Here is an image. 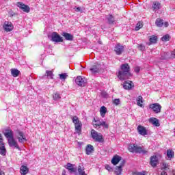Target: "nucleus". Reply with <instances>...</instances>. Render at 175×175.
Masks as SVG:
<instances>
[{"mask_svg": "<svg viewBox=\"0 0 175 175\" xmlns=\"http://www.w3.org/2000/svg\"><path fill=\"white\" fill-rule=\"evenodd\" d=\"M117 77L120 80H128L129 77H132L131 66H129L128 63L123 64L120 66V70L118 72Z\"/></svg>", "mask_w": 175, "mask_h": 175, "instance_id": "f257e3e1", "label": "nucleus"}, {"mask_svg": "<svg viewBox=\"0 0 175 175\" xmlns=\"http://www.w3.org/2000/svg\"><path fill=\"white\" fill-rule=\"evenodd\" d=\"M72 121L75 125L76 133L78 135L81 134V129L83 128V123L79 120V117L75 116L72 118Z\"/></svg>", "mask_w": 175, "mask_h": 175, "instance_id": "f03ea898", "label": "nucleus"}, {"mask_svg": "<svg viewBox=\"0 0 175 175\" xmlns=\"http://www.w3.org/2000/svg\"><path fill=\"white\" fill-rule=\"evenodd\" d=\"M130 152H135V154H147L148 151L142 147L137 146L136 144L130 145L129 146Z\"/></svg>", "mask_w": 175, "mask_h": 175, "instance_id": "7ed1b4c3", "label": "nucleus"}, {"mask_svg": "<svg viewBox=\"0 0 175 175\" xmlns=\"http://www.w3.org/2000/svg\"><path fill=\"white\" fill-rule=\"evenodd\" d=\"M91 136L93 140L98 142V143H103V142H105L103 135L94 129L91 131Z\"/></svg>", "mask_w": 175, "mask_h": 175, "instance_id": "20e7f679", "label": "nucleus"}, {"mask_svg": "<svg viewBox=\"0 0 175 175\" xmlns=\"http://www.w3.org/2000/svg\"><path fill=\"white\" fill-rule=\"evenodd\" d=\"M51 40L52 42H55L56 43H62V42H64V39L62 38V37L55 31L51 33Z\"/></svg>", "mask_w": 175, "mask_h": 175, "instance_id": "39448f33", "label": "nucleus"}, {"mask_svg": "<svg viewBox=\"0 0 175 175\" xmlns=\"http://www.w3.org/2000/svg\"><path fill=\"white\" fill-rule=\"evenodd\" d=\"M75 83L79 87H84L87 83V79L85 77H83L81 76L77 77L75 79Z\"/></svg>", "mask_w": 175, "mask_h": 175, "instance_id": "423d86ee", "label": "nucleus"}, {"mask_svg": "<svg viewBox=\"0 0 175 175\" xmlns=\"http://www.w3.org/2000/svg\"><path fill=\"white\" fill-rule=\"evenodd\" d=\"M125 160H122L120 161V163L118 166L115 167L114 173L116 175H122V167L125 166Z\"/></svg>", "mask_w": 175, "mask_h": 175, "instance_id": "0eeeda50", "label": "nucleus"}, {"mask_svg": "<svg viewBox=\"0 0 175 175\" xmlns=\"http://www.w3.org/2000/svg\"><path fill=\"white\" fill-rule=\"evenodd\" d=\"M150 109H152V111L158 114V113H161V110H162V106L159 105V103H153L149 105Z\"/></svg>", "mask_w": 175, "mask_h": 175, "instance_id": "6e6552de", "label": "nucleus"}, {"mask_svg": "<svg viewBox=\"0 0 175 175\" xmlns=\"http://www.w3.org/2000/svg\"><path fill=\"white\" fill-rule=\"evenodd\" d=\"M114 51L116 55H121L122 53L124 51V46L121 45V44L118 43L114 48Z\"/></svg>", "mask_w": 175, "mask_h": 175, "instance_id": "1a4fd4ad", "label": "nucleus"}, {"mask_svg": "<svg viewBox=\"0 0 175 175\" xmlns=\"http://www.w3.org/2000/svg\"><path fill=\"white\" fill-rule=\"evenodd\" d=\"M16 6L19 8V9H21V10H23L25 13H29V10H31V8H29V6L21 2H17Z\"/></svg>", "mask_w": 175, "mask_h": 175, "instance_id": "9d476101", "label": "nucleus"}, {"mask_svg": "<svg viewBox=\"0 0 175 175\" xmlns=\"http://www.w3.org/2000/svg\"><path fill=\"white\" fill-rule=\"evenodd\" d=\"M8 145L10 147H14L19 151H21V148H20L18 144L17 143L16 139H14V138L8 139Z\"/></svg>", "mask_w": 175, "mask_h": 175, "instance_id": "9b49d317", "label": "nucleus"}, {"mask_svg": "<svg viewBox=\"0 0 175 175\" xmlns=\"http://www.w3.org/2000/svg\"><path fill=\"white\" fill-rule=\"evenodd\" d=\"M150 165L152 167H157L158 163H159V160L158 159V157L154 155L150 157Z\"/></svg>", "mask_w": 175, "mask_h": 175, "instance_id": "f8f14e48", "label": "nucleus"}, {"mask_svg": "<svg viewBox=\"0 0 175 175\" xmlns=\"http://www.w3.org/2000/svg\"><path fill=\"white\" fill-rule=\"evenodd\" d=\"M135 87V84L132 81H125L123 83V88L127 90L128 91L131 90V88Z\"/></svg>", "mask_w": 175, "mask_h": 175, "instance_id": "ddd939ff", "label": "nucleus"}, {"mask_svg": "<svg viewBox=\"0 0 175 175\" xmlns=\"http://www.w3.org/2000/svg\"><path fill=\"white\" fill-rule=\"evenodd\" d=\"M16 133L18 135L17 139L20 143H24L25 142H27V138L25 137V135L23 131L17 130Z\"/></svg>", "mask_w": 175, "mask_h": 175, "instance_id": "4468645a", "label": "nucleus"}, {"mask_svg": "<svg viewBox=\"0 0 175 175\" xmlns=\"http://www.w3.org/2000/svg\"><path fill=\"white\" fill-rule=\"evenodd\" d=\"M13 24L12 22L5 21L3 24V29L6 32H10L13 31Z\"/></svg>", "mask_w": 175, "mask_h": 175, "instance_id": "2eb2a0df", "label": "nucleus"}, {"mask_svg": "<svg viewBox=\"0 0 175 175\" xmlns=\"http://www.w3.org/2000/svg\"><path fill=\"white\" fill-rule=\"evenodd\" d=\"M137 131L139 135H141L142 136H146V135H147V129H146V127H144L142 125H139L137 126Z\"/></svg>", "mask_w": 175, "mask_h": 175, "instance_id": "dca6fc26", "label": "nucleus"}, {"mask_svg": "<svg viewBox=\"0 0 175 175\" xmlns=\"http://www.w3.org/2000/svg\"><path fill=\"white\" fill-rule=\"evenodd\" d=\"M122 159V157L118 156V154H116L115 156L113 157L111 162L112 165H113L114 166H116V165H118V163L121 161Z\"/></svg>", "mask_w": 175, "mask_h": 175, "instance_id": "f3484780", "label": "nucleus"}, {"mask_svg": "<svg viewBox=\"0 0 175 175\" xmlns=\"http://www.w3.org/2000/svg\"><path fill=\"white\" fill-rule=\"evenodd\" d=\"M64 167H66V169H68V172H70V173H76L77 169L76 167H75V165L70 163H68L66 164V166H64Z\"/></svg>", "mask_w": 175, "mask_h": 175, "instance_id": "a211bd4d", "label": "nucleus"}, {"mask_svg": "<svg viewBox=\"0 0 175 175\" xmlns=\"http://www.w3.org/2000/svg\"><path fill=\"white\" fill-rule=\"evenodd\" d=\"M94 126L95 128H97V129H99L100 126H103V128H105V129H109V124H107L105 121L100 122L99 124L94 123Z\"/></svg>", "mask_w": 175, "mask_h": 175, "instance_id": "6ab92c4d", "label": "nucleus"}, {"mask_svg": "<svg viewBox=\"0 0 175 175\" xmlns=\"http://www.w3.org/2000/svg\"><path fill=\"white\" fill-rule=\"evenodd\" d=\"M90 71L92 73H99L100 71V65L99 64H96L90 68Z\"/></svg>", "mask_w": 175, "mask_h": 175, "instance_id": "aec40b11", "label": "nucleus"}, {"mask_svg": "<svg viewBox=\"0 0 175 175\" xmlns=\"http://www.w3.org/2000/svg\"><path fill=\"white\" fill-rule=\"evenodd\" d=\"M149 122L154 125V126H160L159 120L157 118H150L149 119Z\"/></svg>", "mask_w": 175, "mask_h": 175, "instance_id": "412c9836", "label": "nucleus"}, {"mask_svg": "<svg viewBox=\"0 0 175 175\" xmlns=\"http://www.w3.org/2000/svg\"><path fill=\"white\" fill-rule=\"evenodd\" d=\"M29 172V168H28V167L25 165L21 166L20 173L21 175L28 174Z\"/></svg>", "mask_w": 175, "mask_h": 175, "instance_id": "4be33fe9", "label": "nucleus"}, {"mask_svg": "<svg viewBox=\"0 0 175 175\" xmlns=\"http://www.w3.org/2000/svg\"><path fill=\"white\" fill-rule=\"evenodd\" d=\"M157 40H158V37L157 36L153 35L150 36V38H149L150 42H148L147 44L148 46H151V44H154L157 43Z\"/></svg>", "mask_w": 175, "mask_h": 175, "instance_id": "5701e85b", "label": "nucleus"}, {"mask_svg": "<svg viewBox=\"0 0 175 175\" xmlns=\"http://www.w3.org/2000/svg\"><path fill=\"white\" fill-rule=\"evenodd\" d=\"M4 136H5L7 137V139H14V137H13V131H12V129L5 130Z\"/></svg>", "mask_w": 175, "mask_h": 175, "instance_id": "b1692460", "label": "nucleus"}, {"mask_svg": "<svg viewBox=\"0 0 175 175\" xmlns=\"http://www.w3.org/2000/svg\"><path fill=\"white\" fill-rule=\"evenodd\" d=\"M0 154L3 157L6 155V148H5L4 142H0Z\"/></svg>", "mask_w": 175, "mask_h": 175, "instance_id": "393cba45", "label": "nucleus"}, {"mask_svg": "<svg viewBox=\"0 0 175 175\" xmlns=\"http://www.w3.org/2000/svg\"><path fill=\"white\" fill-rule=\"evenodd\" d=\"M85 151L87 155H91L92 152H94V146L91 144H88L86 146Z\"/></svg>", "mask_w": 175, "mask_h": 175, "instance_id": "a878e982", "label": "nucleus"}, {"mask_svg": "<svg viewBox=\"0 0 175 175\" xmlns=\"http://www.w3.org/2000/svg\"><path fill=\"white\" fill-rule=\"evenodd\" d=\"M62 35L65 38L66 40H73V35L69 33L63 32Z\"/></svg>", "mask_w": 175, "mask_h": 175, "instance_id": "bb28decb", "label": "nucleus"}, {"mask_svg": "<svg viewBox=\"0 0 175 175\" xmlns=\"http://www.w3.org/2000/svg\"><path fill=\"white\" fill-rule=\"evenodd\" d=\"M107 113V108L106 107L103 106L100 109V113L103 118H105L106 113Z\"/></svg>", "mask_w": 175, "mask_h": 175, "instance_id": "cd10ccee", "label": "nucleus"}, {"mask_svg": "<svg viewBox=\"0 0 175 175\" xmlns=\"http://www.w3.org/2000/svg\"><path fill=\"white\" fill-rule=\"evenodd\" d=\"M137 105L139 106V107H144V105L143 104V97L142 96H139L137 98Z\"/></svg>", "mask_w": 175, "mask_h": 175, "instance_id": "c85d7f7f", "label": "nucleus"}, {"mask_svg": "<svg viewBox=\"0 0 175 175\" xmlns=\"http://www.w3.org/2000/svg\"><path fill=\"white\" fill-rule=\"evenodd\" d=\"M11 75L13 77H17L20 75V71L16 68L11 69Z\"/></svg>", "mask_w": 175, "mask_h": 175, "instance_id": "c756f323", "label": "nucleus"}, {"mask_svg": "<svg viewBox=\"0 0 175 175\" xmlns=\"http://www.w3.org/2000/svg\"><path fill=\"white\" fill-rule=\"evenodd\" d=\"M152 8L154 10H159V9H161V3H159V1L153 2Z\"/></svg>", "mask_w": 175, "mask_h": 175, "instance_id": "7c9ffc66", "label": "nucleus"}, {"mask_svg": "<svg viewBox=\"0 0 175 175\" xmlns=\"http://www.w3.org/2000/svg\"><path fill=\"white\" fill-rule=\"evenodd\" d=\"M78 173L79 175H87L85 171H84V167L80 165L78 166Z\"/></svg>", "mask_w": 175, "mask_h": 175, "instance_id": "2f4dec72", "label": "nucleus"}, {"mask_svg": "<svg viewBox=\"0 0 175 175\" xmlns=\"http://www.w3.org/2000/svg\"><path fill=\"white\" fill-rule=\"evenodd\" d=\"M169 167H170V165H169V163H167L166 162L161 163V170H167V169H169Z\"/></svg>", "mask_w": 175, "mask_h": 175, "instance_id": "473e14b6", "label": "nucleus"}, {"mask_svg": "<svg viewBox=\"0 0 175 175\" xmlns=\"http://www.w3.org/2000/svg\"><path fill=\"white\" fill-rule=\"evenodd\" d=\"M157 27H163V20L161 18H157L155 21Z\"/></svg>", "mask_w": 175, "mask_h": 175, "instance_id": "72a5a7b5", "label": "nucleus"}, {"mask_svg": "<svg viewBox=\"0 0 175 175\" xmlns=\"http://www.w3.org/2000/svg\"><path fill=\"white\" fill-rule=\"evenodd\" d=\"M167 157L172 159V158H174V152L172 150L169 149L167 150Z\"/></svg>", "mask_w": 175, "mask_h": 175, "instance_id": "f704fd0d", "label": "nucleus"}, {"mask_svg": "<svg viewBox=\"0 0 175 175\" xmlns=\"http://www.w3.org/2000/svg\"><path fill=\"white\" fill-rule=\"evenodd\" d=\"M107 21L108 23L110 25L114 24V21H116V20L114 19V16H113V15H109L107 18Z\"/></svg>", "mask_w": 175, "mask_h": 175, "instance_id": "c9c22d12", "label": "nucleus"}, {"mask_svg": "<svg viewBox=\"0 0 175 175\" xmlns=\"http://www.w3.org/2000/svg\"><path fill=\"white\" fill-rule=\"evenodd\" d=\"M163 42H169L170 40V36L169 34L165 35L161 38Z\"/></svg>", "mask_w": 175, "mask_h": 175, "instance_id": "e433bc0d", "label": "nucleus"}, {"mask_svg": "<svg viewBox=\"0 0 175 175\" xmlns=\"http://www.w3.org/2000/svg\"><path fill=\"white\" fill-rule=\"evenodd\" d=\"M53 98L54 100H58L61 99V95H59V93L55 92V93H53Z\"/></svg>", "mask_w": 175, "mask_h": 175, "instance_id": "4c0bfd02", "label": "nucleus"}, {"mask_svg": "<svg viewBox=\"0 0 175 175\" xmlns=\"http://www.w3.org/2000/svg\"><path fill=\"white\" fill-rule=\"evenodd\" d=\"M141 28H143V23L138 22L135 26V31H139V29H141Z\"/></svg>", "mask_w": 175, "mask_h": 175, "instance_id": "58836bf2", "label": "nucleus"}, {"mask_svg": "<svg viewBox=\"0 0 175 175\" xmlns=\"http://www.w3.org/2000/svg\"><path fill=\"white\" fill-rule=\"evenodd\" d=\"M60 80H65L66 77H68V75L66 73H62L59 75Z\"/></svg>", "mask_w": 175, "mask_h": 175, "instance_id": "ea45409f", "label": "nucleus"}, {"mask_svg": "<svg viewBox=\"0 0 175 175\" xmlns=\"http://www.w3.org/2000/svg\"><path fill=\"white\" fill-rule=\"evenodd\" d=\"M46 75L48 77H50V79H53V71L51 70H46Z\"/></svg>", "mask_w": 175, "mask_h": 175, "instance_id": "a19ab883", "label": "nucleus"}, {"mask_svg": "<svg viewBox=\"0 0 175 175\" xmlns=\"http://www.w3.org/2000/svg\"><path fill=\"white\" fill-rule=\"evenodd\" d=\"M120 98H116L113 100V105H116V106H118V105H120Z\"/></svg>", "mask_w": 175, "mask_h": 175, "instance_id": "79ce46f5", "label": "nucleus"}, {"mask_svg": "<svg viewBox=\"0 0 175 175\" xmlns=\"http://www.w3.org/2000/svg\"><path fill=\"white\" fill-rule=\"evenodd\" d=\"M105 169L108 170V172H113V168L109 165H105Z\"/></svg>", "mask_w": 175, "mask_h": 175, "instance_id": "37998d69", "label": "nucleus"}, {"mask_svg": "<svg viewBox=\"0 0 175 175\" xmlns=\"http://www.w3.org/2000/svg\"><path fill=\"white\" fill-rule=\"evenodd\" d=\"M167 58H169L167 53H164V56H161V59H167Z\"/></svg>", "mask_w": 175, "mask_h": 175, "instance_id": "c03bdc74", "label": "nucleus"}, {"mask_svg": "<svg viewBox=\"0 0 175 175\" xmlns=\"http://www.w3.org/2000/svg\"><path fill=\"white\" fill-rule=\"evenodd\" d=\"M74 9H75V12H82L81 8H80V7H75Z\"/></svg>", "mask_w": 175, "mask_h": 175, "instance_id": "a18cd8bd", "label": "nucleus"}, {"mask_svg": "<svg viewBox=\"0 0 175 175\" xmlns=\"http://www.w3.org/2000/svg\"><path fill=\"white\" fill-rule=\"evenodd\" d=\"M135 73H139L140 72V67H135L134 69Z\"/></svg>", "mask_w": 175, "mask_h": 175, "instance_id": "49530a36", "label": "nucleus"}, {"mask_svg": "<svg viewBox=\"0 0 175 175\" xmlns=\"http://www.w3.org/2000/svg\"><path fill=\"white\" fill-rule=\"evenodd\" d=\"M100 122H99V120H96V119H95V118H94L93 120V126H94V124H99Z\"/></svg>", "mask_w": 175, "mask_h": 175, "instance_id": "de8ad7c7", "label": "nucleus"}, {"mask_svg": "<svg viewBox=\"0 0 175 175\" xmlns=\"http://www.w3.org/2000/svg\"><path fill=\"white\" fill-rule=\"evenodd\" d=\"M3 137H2V135L0 134V143H3Z\"/></svg>", "mask_w": 175, "mask_h": 175, "instance_id": "09e8293b", "label": "nucleus"}, {"mask_svg": "<svg viewBox=\"0 0 175 175\" xmlns=\"http://www.w3.org/2000/svg\"><path fill=\"white\" fill-rule=\"evenodd\" d=\"M164 27H169V23L168 22H165L164 23Z\"/></svg>", "mask_w": 175, "mask_h": 175, "instance_id": "8fccbe9b", "label": "nucleus"}, {"mask_svg": "<svg viewBox=\"0 0 175 175\" xmlns=\"http://www.w3.org/2000/svg\"><path fill=\"white\" fill-rule=\"evenodd\" d=\"M62 175H66V171L65 170L62 171Z\"/></svg>", "mask_w": 175, "mask_h": 175, "instance_id": "3c124183", "label": "nucleus"}, {"mask_svg": "<svg viewBox=\"0 0 175 175\" xmlns=\"http://www.w3.org/2000/svg\"><path fill=\"white\" fill-rule=\"evenodd\" d=\"M0 175H5V172H3V171H0Z\"/></svg>", "mask_w": 175, "mask_h": 175, "instance_id": "603ef678", "label": "nucleus"}, {"mask_svg": "<svg viewBox=\"0 0 175 175\" xmlns=\"http://www.w3.org/2000/svg\"><path fill=\"white\" fill-rule=\"evenodd\" d=\"M139 47H140V49H144V46L142 45H139Z\"/></svg>", "mask_w": 175, "mask_h": 175, "instance_id": "864d4df0", "label": "nucleus"}]
</instances>
